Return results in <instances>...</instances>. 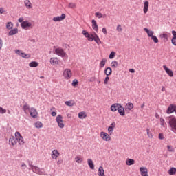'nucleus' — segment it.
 <instances>
[{"label": "nucleus", "instance_id": "1", "mask_svg": "<svg viewBox=\"0 0 176 176\" xmlns=\"http://www.w3.org/2000/svg\"><path fill=\"white\" fill-rule=\"evenodd\" d=\"M144 31H145V32H146L148 36H149V38H151L152 41H153L154 43H159V38H157V37L155 35H153V34H155V32L150 30L149 29L144 28Z\"/></svg>", "mask_w": 176, "mask_h": 176}, {"label": "nucleus", "instance_id": "2", "mask_svg": "<svg viewBox=\"0 0 176 176\" xmlns=\"http://www.w3.org/2000/svg\"><path fill=\"white\" fill-rule=\"evenodd\" d=\"M18 21L21 23V26L22 28L25 30V28H32V23L31 22H29L28 21H24V18L21 17L18 19Z\"/></svg>", "mask_w": 176, "mask_h": 176}, {"label": "nucleus", "instance_id": "3", "mask_svg": "<svg viewBox=\"0 0 176 176\" xmlns=\"http://www.w3.org/2000/svg\"><path fill=\"white\" fill-rule=\"evenodd\" d=\"M63 76L66 80H69V79H71V78L73 76L72 70H71L69 68L65 69L63 70Z\"/></svg>", "mask_w": 176, "mask_h": 176}, {"label": "nucleus", "instance_id": "4", "mask_svg": "<svg viewBox=\"0 0 176 176\" xmlns=\"http://www.w3.org/2000/svg\"><path fill=\"white\" fill-rule=\"evenodd\" d=\"M56 123L60 129H64V127H65V124H64V120L61 115L56 116Z\"/></svg>", "mask_w": 176, "mask_h": 176}, {"label": "nucleus", "instance_id": "5", "mask_svg": "<svg viewBox=\"0 0 176 176\" xmlns=\"http://www.w3.org/2000/svg\"><path fill=\"white\" fill-rule=\"evenodd\" d=\"M54 52L55 54L60 56V57H65L67 56V53H65V51L62 47L55 48Z\"/></svg>", "mask_w": 176, "mask_h": 176}, {"label": "nucleus", "instance_id": "6", "mask_svg": "<svg viewBox=\"0 0 176 176\" xmlns=\"http://www.w3.org/2000/svg\"><path fill=\"white\" fill-rule=\"evenodd\" d=\"M15 138L16 140V142H18L19 145H24V138L21 135L20 132L15 133Z\"/></svg>", "mask_w": 176, "mask_h": 176}, {"label": "nucleus", "instance_id": "7", "mask_svg": "<svg viewBox=\"0 0 176 176\" xmlns=\"http://www.w3.org/2000/svg\"><path fill=\"white\" fill-rule=\"evenodd\" d=\"M100 138H102L103 141H106L107 142L111 141V135L108 134L106 132H104V131L100 132Z\"/></svg>", "mask_w": 176, "mask_h": 176}, {"label": "nucleus", "instance_id": "8", "mask_svg": "<svg viewBox=\"0 0 176 176\" xmlns=\"http://www.w3.org/2000/svg\"><path fill=\"white\" fill-rule=\"evenodd\" d=\"M140 173L141 176H149L148 174V168L142 166L140 168Z\"/></svg>", "mask_w": 176, "mask_h": 176}, {"label": "nucleus", "instance_id": "9", "mask_svg": "<svg viewBox=\"0 0 176 176\" xmlns=\"http://www.w3.org/2000/svg\"><path fill=\"white\" fill-rule=\"evenodd\" d=\"M175 109H176L175 104H170L166 110V113H168V115H170V113H174V112H175Z\"/></svg>", "mask_w": 176, "mask_h": 176}, {"label": "nucleus", "instance_id": "10", "mask_svg": "<svg viewBox=\"0 0 176 176\" xmlns=\"http://www.w3.org/2000/svg\"><path fill=\"white\" fill-rule=\"evenodd\" d=\"M51 65H60V60L57 57H52L50 60Z\"/></svg>", "mask_w": 176, "mask_h": 176}, {"label": "nucleus", "instance_id": "11", "mask_svg": "<svg viewBox=\"0 0 176 176\" xmlns=\"http://www.w3.org/2000/svg\"><path fill=\"white\" fill-rule=\"evenodd\" d=\"M30 116L32 118H34V119H36V118H38V111L34 107L30 108Z\"/></svg>", "mask_w": 176, "mask_h": 176}, {"label": "nucleus", "instance_id": "12", "mask_svg": "<svg viewBox=\"0 0 176 176\" xmlns=\"http://www.w3.org/2000/svg\"><path fill=\"white\" fill-rule=\"evenodd\" d=\"M32 170L33 173H36L38 175H43V172L39 167L32 166Z\"/></svg>", "mask_w": 176, "mask_h": 176}, {"label": "nucleus", "instance_id": "13", "mask_svg": "<svg viewBox=\"0 0 176 176\" xmlns=\"http://www.w3.org/2000/svg\"><path fill=\"white\" fill-rule=\"evenodd\" d=\"M67 17L65 14H62L60 16H54L52 20L55 23H57V21H63V20H65V19Z\"/></svg>", "mask_w": 176, "mask_h": 176}, {"label": "nucleus", "instance_id": "14", "mask_svg": "<svg viewBox=\"0 0 176 176\" xmlns=\"http://www.w3.org/2000/svg\"><path fill=\"white\" fill-rule=\"evenodd\" d=\"M60 156V152L58 150H53L51 153V157L54 159V160H57V158Z\"/></svg>", "mask_w": 176, "mask_h": 176}, {"label": "nucleus", "instance_id": "15", "mask_svg": "<svg viewBox=\"0 0 176 176\" xmlns=\"http://www.w3.org/2000/svg\"><path fill=\"white\" fill-rule=\"evenodd\" d=\"M116 126V123L112 122L110 126L108 127V133L109 135H112V133L115 131V126Z\"/></svg>", "mask_w": 176, "mask_h": 176}, {"label": "nucleus", "instance_id": "16", "mask_svg": "<svg viewBox=\"0 0 176 176\" xmlns=\"http://www.w3.org/2000/svg\"><path fill=\"white\" fill-rule=\"evenodd\" d=\"M148 10H149V1H146L144 2L143 13L146 14V13H148Z\"/></svg>", "mask_w": 176, "mask_h": 176}, {"label": "nucleus", "instance_id": "17", "mask_svg": "<svg viewBox=\"0 0 176 176\" xmlns=\"http://www.w3.org/2000/svg\"><path fill=\"white\" fill-rule=\"evenodd\" d=\"M9 144L12 145V146H14V145L17 144V140L16 138H14V136H11L9 138Z\"/></svg>", "mask_w": 176, "mask_h": 176}, {"label": "nucleus", "instance_id": "18", "mask_svg": "<svg viewBox=\"0 0 176 176\" xmlns=\"http://www.w3.org/2000/svg\"><path fill=\"white\" fill-rule=\"evenodd\" d=\"M163 68L164 69V71L166 72V74L170 76L171 78H173V76H174V72H173V70L170 69L168 67H167V66L164 65Z\"/></svg>", "mask_w": 176, "mask_h": 176}, {"label": "nucleus", "instance_id": "19", "mask_svg": "<svg viewBox=\"0 0 176 176\" xmlns=\"http://www.w3.org/2000/svg\"><path fill=\"white\" fill-rule=\"evenodd\" d=\"M118 113L120 116H125L126 111H124V107L122 106V104H120V107H118Z\"/></svg>", "mask_w": 176, "mask_h": 176}, {"label": "nucleus", "instance_id": "20", "mask_svg": "<svg viewBox=\"0 0 176 176\" xmlns=\"http://www.w3.org/2000/svg\"><path fill=\"white\" fill-rule=\"evenodd\" d=\"M119 107H120V104L115 103L111 106V111L116 112L119 109Z\"/></svg>", "mask_w": 176, "mask_h": 176}, {"label": "nucleus", "instance_id": "21", "mask_svg": "<svg viewBox=\"0 0 176 176\" xmlns=\"http://www.w3.org/2000/svg\"><path fill=\"white\" fill-rule=\"evenodd\" d=\"M92 28L94 31L98 32V25H97V21L94 19L91 21Z\"/></svg>", "mask_w": 176, "mask_h": 176}, {"label": "nucleus", "instance_id": "22", "mask_svg": "<svg viewBox=\"0 0 176 176\" xmlns=\"http://www.w3.org/2000/svg\"><path fill=\"white\" fill-rule=\"evenodd\" d=\"M94 41L97 43V45H101V40L97 34H94Z\"/></svg>", "mask_w": 176, "mask_h": 176}, {"label": "nucleus", "instance_id": "23", "mask_svg": "<svg viewBox=\"0 0 176 176\" xmlns=\"http://www.w3.org/2000/svg\"><path fill=\"white\" fill-rule=\"evenodd\" d=\"M98 176H105V173L104 170V168L102 166H100L98 170Z\"/></svg>", "mask_w": 176, "mask_h": 176}, {"label": "nucleus", "instance_id": "24", "mask_svg": "<svg viewBox=\"0 0 176 176\" xmlns=\"http://www.w3.org/2000/svg\"><path fill=\"white\" fill-rule=\"evenodd\" d=\"M24 3L27 9H32V3H31V1H30V0H25Z\"/></svg>", "mask_w": 176, "mask_h": 176}, {"label": "nucleus", "instance_id": "25", "mask_svg": "<svg viewBox=\"0 0 176 176\" xmlns=\"http://www.w3.org/2000/svg\"><path fill=\"white\" fill-rule=\"evenodd\" d=\"M135 163V161L133 159L128 158L126 160V166H133Z\"/></svg>", "mask_w": 176, "mask_h": 176}, {"label": "nucleus", "instance_id": "26", "mask_svg": "<svg viewBox=\"0 0 176 176\" xmlns=\"http://www.w3.org/2000/svg\"><path fill=\"white\" fill-rule=\"evenodd\" d=\"M78 118L79 119H86L87 118V114H86V112L81 111L78 113Z\"/></svg>", "mask_w": 176, "mask_h": 176}, {"label": "nucleus", "instance_id": "27", "mask_svg": "<svg viewBox=\"0 0 176 176\" xmlns=\"http://www.w3.org/2000/svg\"><path fill=\"white\" fill-rule=\"evenodd\" d=\"M23 109L25 113H28V111L30 112L31 109L30 108V105L28 104L25 103L23 107Z\"/></svg>", "mask_w": 176, "mask_h": 176}, {"label": "nucleus", "instance_id": "28", "mask_svg": "<svg viewBox=\"0 0 176 176\" xmlns=\"http://www.w3.org/2000/svg\"><path fill=\"white\" fill-rule=\"evenodd\" d=\"M160 38H161V39H165V41L167 42V41H168V34L164 32L160 35Z\"/></svg>", "mask_w": 176, "mask_h": 176}, {"label": "nucleus", "instance_id": "29", "mask_svg": "<svg viewBox=\"0 0 176 176\" xmlns=\"http://www.w3.org/2000/svg\"><path fill=\"white\" fill-rule=\"evenodd\" d=\"M74 160L78 163V164H82V163H83V158L80 156L76 157Z\"/></svg>", "mask_w": 176, "mask_h": 176}, {"label": "nucleus", "instance_id": "30", "mask_svg": "<svg viewBox=\"0 0 176 176\" xmlns=\"http://www.w3.org/2000/svg\"><path fill=\"white\" fill-rule=\"evenodd\" d=\"M87 163L91 170H94V163L93 162V160L91 159H88Z\"/></svg>", "mask_w": 176, "mask_h": 176}, {"label": "nucleus", "instance_id": "31", "mask_svg": "<svg viewBox=\"0 0 176 176\" xmlns=\"http://www.w3.org/2000/svg\"><path fill=\"white\" fill-rule=\"evenodd\" d=\"M133 108H134V104L133 103L128 102L126 104L125 109H127L128 111H131V109H133Z\"/></svg>", "mask_w": 176, "mask_h": 176}, {"label": "nucleus", "instance_id": "32", "mask_svg": "<svg viewBox=\"0 0 176 176\" xmlns=\"http://www.w3.org/2000/svg\"><path fill=\"white\" fill-rule=\"evenodd\" d=\"M104 74L107 75V76H109V75H111L112 74V68L111 67H107L104 70Z\"/></svg>", "mask_w": 176, "mask_h": 176}, {"label": "nucleus", "instance_id": "33", "mask_svg": "<svg viewBox=\"0 0 176 176\" xmlns=\"http://www.w3.org/2000/svg\"><path fill=\"white\" fill-rule=\"evenodd\" d=\"M18 32H19V29L14 28L13 30H11L9 32L8 35H10V36L16 35V34H17Z\"/></svg>", "mask_w": 176, "mask_h": 176}, {"label": "nucleus", "instance_id": "34", "mask_svg": "<svg viewBox=\"0 0 176 176\" xmlns=\"http://www.w3.org/2000/svg\"><path fill=\"white\" fill-rule=\"evenodd\" d=\"M38 65H39V63H38V62L36 61H33L29 63V67H31V68H36Z\"/></svg>", "mask_w": 176, "mask_h": 176}, {"label": "nucleus", "instance_id": "35", "mask_svg": "<svg viewBox=\"0 0 176 176\" xmlns=\"http://www.w3.org/2000/svg\"><path fill=\"white\" fill-rule=\"evenodd\" d=\"M34 126L36 129H42L43 127V124H42L40 121H37L35 124Z\"/></svg>", "mask_w": 176, "mask_h": 176}, {"label": "nucleus", "instance_id": "36", "mask_svg": "<svg viewBox=\"0 0 176 176\" xmlns=\"http://www.w3.org/2000/svg\"><path fill=\"white\" fill-rule=\"evenodd\" d=\"M168 173L169 175H175V174H176V168H171L168 170Z\"/></svg>", "mask_w": 176, "mask_h": 176}, {"label": "nucleus", "instance_id": "37", "mask_svg": "<svg viewBox=\"0 0 176 176\" xmlns=\"http://www.w3.org/2000/svg\"><path fill=\"white\" fill-rule=\"evenodd\" d=\"M118 65H119V63L116 60H113L111 63V67L113 68H118Z\"/></svg>", "mask_w": 176, "mask_h": 176}, {"label": "nucleus", "instance_id": "38", "mask_svg": "<svg viewBox=\"0 0 176 176\" xmlns=\"http://www.w3.org/2000/svg\"><path fill=\"white\" fill-rule=\"evenodd\" d=\"M160 122L162 127H167V124L166 123V121L164 120V118H160Z\"/></svg>", "mask_w": 176, "mask_h": 176}, {"label": "nucleus", "instance_id": "39", "mask_svg": "<svg viewBox=\"0 0 176 176\" xmlns=\"http://www.w3.org/2000/svg\"><path fill=\"white\" fill-rule=\"evenodd\" d=\"M65 105L67 107H74L75 105V102L70 100V101H66L65 102Z\"/></svg>", "mask_w": 176, "mask_h": 176}, {"label": "nucleus", "instance_id": "40", "mask_svg": "<svg viewBox=\"0 0 176 176\" xmlns=\"http://www.w3.org/2000/svg\"><path fill=\"white\" fill-rule=\"evenodd\" d=\"M106 63H107V59L106 58H102V60L100 63V67L101 68H104V67H105Z\"/></svg>", "mask_w": 176, "mask_h": 176}, {"label": "nucleus", "instance_id": "41", "mask_svg": "<svg viewBox=\"0 0 176 176\" xmlns=\"http://www.w3.org/2000/svg\"><path fill=\"white\" fill-rule=\"evenodd\" d=\"M68 8L69 9H76V4L75 3H69Z\"/></svg>", "mask_w": 176, "mask_h": 176}, {"label": "nucleus", "instance_id": "42", "mask_svg": "<svg viewBox=\"0 0 176 176\" xmlns=\"http://www.w3.org/2000/svg\"><path fill=\"white\" fill-rule=\"evenodd\" d=\"M21 54V56L23 58H30V57H31V54H25L24 52H22Z\"/></svg>", "mask_w": 176, "mask_h": 176}, {"label": "nucleus", "instance_id": "43", "mask_svg": "<svg viewBox=\"0 0 176 176\" xmlns=\"http://www.w3.org/2000/svg\"><path fill=\"white\" fill-rule=\"evenodd\" d=\"M6 28L7 30H12V28H13V23L8 22L6 24Z\"/></svg>", "mask_w": 176, "mask_h": 176}, {"label": "nucleus", "instance_id": "44", "mask_svg": "<svg viewBox=\"0 0 176 176\" xmlns=\"http://www.w3.org/2000/svg\"><path fill=\"white\" fill-rule=\"evenodd\" d=\"M87 38L89 42H93L94 39V34H89Z\"/></svg>", "mask_w": 176, "mask_h": 176}, {"label": "nucleus", "instance_id": "45", "mask_svg": "<svg viewBox=\"0 0 176 176\" xmlns=\"http://www.w3.org/2000/svg\"><path fill=\"white\" fill-rule=\"evenodd\" d=\"M146 133L148 138H153V135L152 134V133H151L149 129H146Z\"/></svg>", "mask_w": 176, "mask_h": 176}, {"label": "nucleus", "instance_id": "46", "mask_svg": "<svg viewBox=\"0 0 176 176\" xmlns=\"http://www.w3.org/2000/svg\"><path fill=\"white\" fill-rule=\"evenodd\" d=\"M115 56H116V53L113 51H112L109 54V58L110 60H112V58H115Z\"/></svg>", "mask_w": 176, "mask_h": 176}, {"label": "nucleus", "instance_id": "47", "mask_svg": "<svg viewBox=\"0 0 176 176\" xmlns=\"http://www.w3.org/2000/svg\"><path fill=\"white\" fill-rule=\"evenodd\" d=\"M95 16L98 19H102V17H103V14L101 12H96V13H95Z\"/></svg>", "mask_w": 176, "mask_h": 176}, {"label": "nucleus", "instance_id": "48", "mask_svg": "<svg viewBox=\"0 0 176 176\" xmlns=\"http://www.w3.org/2000/svg\"><path fill=\"white\" fill-rule=\"evenodd\" d=\"M167 149H168V152H175V151L174 148H173V146L170 145L167 146Z\"/></svg>", "mask_w": 176, "mask_h": 176}, {"label": "nucleus", "instance_id": "49", "mask_svg": "<svg viewBox=\"0 0 176 176\" xmlns=\"http://www.w3.org/2000/svg\"><path fill=\"white\" fill-rule=\"evenodd\" d=\"M116 30L118 32H122V31H123V28H122V25H118Z\"/></svg>", "mask_w": 176, "mask_h": 176}, {"label": "nucleus", "instance_id": "50", "mask_svg": "<svg viewBox=\"0 0 176 176\" xmlns=\"http://www.w3.org/2000/svg\"><path fill=\"white\" fill-rule=\"evenodd\" d=\"M79 83V81H78L77 79H74L72 83V86H77V85Z\"/></svg>", "mask_w": 176, "mask_h": 176}, {"label": "nucleus", "instance_id": "51", "mask_svg": "<svg viewBox=\"0 0 176 176\" xmlns=\"http://www.w3.org/2000/svg\"><path fill=\"white\" fill-rule=\"evenodd\" d=\"M171 43L173 46H176V37H173L171 39Z\"/></svg>", "mask_w": 176, "mask_h": 176}, {"label": "nucleus", "instance_id": "52", "mask_svg": "<svg viewBox=\"0 0 176 176\" xmlns=\"http://www.w3.org/2000/svg\"><path fill=\"white\" fill-rule=\"evenodd\" d=\"M0 113H1V115H3V113H6V109L0 107Z\"/></svg>", "mask_w": 176, "mask_h": 176}, {"label": "nucleus", "instance_id": "53", "mask_svg": "<svg viewBox=\"0 0 176 176\" xmlns=\"http://www.w3.org/2000/svg\"><path fill=\"white\" fill-rule=\"evenodd\" d=\"M82 34H84V36H85V38H87L90 34H89V32H87V31L86 30H83L82 31Z\"/></svg>", "mask_w": 176, "mask_h": 176}, {"label": "nucleus", "instance_id": "54", "mask_svg": "<svg viewBox=\"0 0 176 176\" xmlns=\"http://www.w3.org/2000/svg\"><path fill=\"white\" fill-rule=\"evenodd\" d=\"M108 82H109V77L107 76L104 80V85H108Z\"/></svg>", "mask_w": 176, "mask_h": 176}, {"label": "nucleus", "instance_id": "55", "mask_svg": "<svg viewBox=\"0 0 176 176\" xmlns=\"http://www.w3.org/2000/svg\"><path fill=\"white\" fill-rule=\"evenodd\" d=\"M158 138L160 140H164V135H163V133H160L159 136H158Z\"/></svg>", "mask_w": 176, "mask_h": 176}, {"label": "nucleus", "instance_id": "56", "mask_svg": "<svg viewBox=\"0 0 176 176\" xmlns=\"http://www.w3.org/2000/svg\"><path fill=\"white\" fill-rule=\"evenodd\" d=\"M15 53H16V54H18L19 56H21V53H23V52H21V50H16L15 51Z\"/></svg>", "mask_w": 176, "mask_h": 176}, {"label": "nucleus", "instance_id": "57", "mask_svg": "<svg viewBox=\"0 0 176 176\" xmlns=\"http://www.w3.org/2000/svg\"><path fill=\"white\" fill-rule=\"evenodd\" d=\"M102 32H103V34H104V35H107V28H103L102 29Z\"/></svg>", "mask_w": 176, "mask_h": 176}, {"label": "nucleus", "instance_id": "58", "mask_svg": "<svg viewBox=\"0 0 176 176\" xmlns=\"http://www.w3.org/2000/svg\"><path fill=\"white\" fill-rule=\"evenodd\" d=\"M2 46H3V41H2V38H0V50L2 49Z\"/></svg>", "mask_w": 176, "mask_h": 176}, {"label": "nucleus", "instance_id": "59", "mask_svg": "<svg viewBox=\"0 0 176 176\" xmlns=\"http://www.w3.org/2000/svg\"><path fill=\"white\" fill-rule=\"evenodd\" d=\"M60 164H63V160H59L57 161V165L60 166Z\"/></svg>", "mask_w": 176, "mask_h": 176}, {"label": "nucleus", "instance_id": "60", "mask_svg": "<svg viewBox=\"0 0 176 176\" xmlns=\"http://www.w3.org/2000/svg\"><path fill=\"white\" fill-rule=\"evenodd\" d=\"M67 119H71L72 118V114L69 113H67Z\"/></svg>", "mask_w": 176, "mask_h": 176}, {"label": "nucleus", "instance_id": "61", "mask_svg": "<svg viewBox=\"0 0 176 176\" xmlns=\"http://www.w3.org/2000/svg\"><path fill=\"white\" fill-rule=\"evenodd\" d=\"M5 12V10L3 8H0V14H3V12Z\"/></svg>", "mask_w": 176, "mask_h": 176}, {"label": "nucleus", "instance_id": "62", "mask_svg": "<svg viewBox=\"0 0 176 176\" xmlns=\"http://www.w3.org/2000/svg\"><path fill=\"white\" fill-rule=\"evenodd\" d=\"M172 35L173 36V38H176V31L175 30L172 31Z\"/></svg>", "mask_w": 176, "mask_h": 176}, {"label": "nucleus", "instance_id": "63", "mask_svg": "<svg viewBox=\"0 0 176 176\" xmlns=\"http://www.w3.org/2000/svg\"><path fill=\"white\" fill-rule=\"evenodd\" d=\"M52 116H57V113L56 111L52 112L51 113Z\"/></svg>", "mask_w": 176, "mask_h": 176}, {"label": "nucleus", "instance_id": "64", "mask_svg": "<svg viewBox=\"0 0 176 176\" xmlns=\"http://www.w3.org/2000/svg\"><path fill=\"white\" fill-rule=\"evenodd\" d=\"M129 72H131V74H134V72H135V70L134 69H130Z\"/></svg>", "mask_w": 176, "mask_h": 176}]
</instances>
